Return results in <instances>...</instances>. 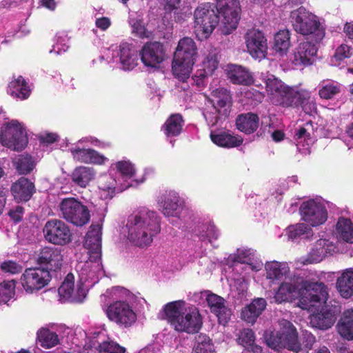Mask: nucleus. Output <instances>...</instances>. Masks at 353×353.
I'll return each instance as SVG.
<instances>
[{
  "label": "nucleus",
  "mask_w": 353,
  "mask_h": 353,
  "mask_svg": "<svg viewBox=\"0 0 353 353\" xmlns=\"http://www.w3.org/2000/svg\"><path fill=\"white\" fill-rule=\"evenodd\" d=\"M336 288L343 299H349L353 296L352 268H348L342 272L336 279Z\"/></svg>",
  "instance_id": "a878e982"
},
{
  "label": "nucleus",
  "mask_w": 353,
  "mask_h": 353,
  "mask_svg": "<svg viewBox=\"0 0 353 353\" xmlns=\"http://www.w3.org/2000/svg\"><path fill=\"white\" fill-rule=\"evenodd\" d=\"M119 57L124 70H132L138 64V54L132 44L127 42L119 46Z\"/></svg>",
  "instance_id": "7c9ffc66"
},
{
  "label": "nucleus",
  "mask_w": 353,
  "mask_h": 353,
  "mask_svg": "<svg viewBox=\"0 0 353 353\" xmlns=\"http://www.w3.org/2000/svg\"><path fill=\"white\" fill-rule=\"evenodd\" d=\"M219 60L216 54H209L203 62V67L212 74L218 68Z\"/></svg>",
  "instance_id": "052dcab7"
},
{
  "label": "nucleus",
  "mask_w": 353,
  "mask_h": 353,
  "mask_svg": "<svg viewBox=\"0 0 353 353\" xmlns=\"http://www.w3.org/2000/svg\"><path fill=\"white\" fill-rule=\"evenodd\" d=\"M259 125V117L255 113L241 114L236 119V128L246 134H251L256 132Z\"/></svg>",
  "instance_id": "c85d7f7f"
},
{
  "label": "nucleus",
  "mask_w": 353,
  "mask_h": 353,
  "mask_svg": "<svg viewBox=\"0 0 353 353\" xmlns=\"http://www.w3.org/2000/svg\"><path fill=\"white\" fill-rule=\"evenodd\" d=\"M163 310V319L179 332L194 334L202 327V316L199 309L194 305L186 307L183 301L170 302L164 305Z\"/></svg>",
  "instance_id": "f03ea898"
},
{
  "label": "nucleus",
  "mask_w": 353,
  "mask_h": 353,
  "mask_svg": "<svg viewBox=\"0 0 353 353\" xmlns=\"http://www.w3.org/2000/svg\"><path fill=\"white\" fill-rule=\"evenodd\" d=\"M267 303L265 299L263 298H257L252 302L243 307L241 310V319L248 323H255L257 318L261 314L262 312L265 309Z\"/></svg>",
  "instance_id": "c756f323"
},
{
  "label": "nucleus",
  "mask_w": 353,
  "mask_h": 353,
  "mask_svg": "<svg viewBox=\"0 0 353 353\" xmlns=\"http://www.w3.org/2000/svg\"><path fill=\"white\" fill-rule=\"evenodd\" d=\"M179 196L176 192H170L161 197L160 201L162 212L164 215L174 216L179 207Z\"/></svg>",
  "instance_id": "4c0bfd02"
},
{
  "label": "nucleus",
  "mask_w": 353,
  "mask_h": 353,
  "mask_svg": "<svg viewBox=\"0 0 353 353\" xmlns=\"http://www.w3.org/2000/svg\"><path fill=\"white\" fill-rule=\"evenodd\" d=\"M7 92L14 98L24 100L30 97L31 90L24 78L19 76L8 83Z\"/></svg>",
  "instance_id": "72a5a7b5"
},
{
  "label": "nucleus",
  "mask_w": 353,
  "mask_h": 353,
  "mask_svg": "<svg viewBox=\"0 0 353 353\" xmlns=\"http://www.w3.org/2000/svg\"><path fill=\"white\" fill-rule=\"evenodd\" d=\"M296 290V287L290 283H283L276 292L274 299L277 303L288 301L292 294Z\"/></svg>",
  "instance_id": "a18cd8bd"
},
{
  "label": "nucleus",
  "mask_w": 353,
  "mask_h": 353,
  "mask_svg": "<svg viewBox=\"0 0 353 353\" xmlns=\"http://www.w3.org/2000/svg\"><path fill=\"white\" fill-rule=\"evenodd\" d=\"M338 238L346 243H353V223L350 219L340 217L336 225Z\"/></svg>",
  "instance_id": "e433bc0d"
},
{
  "label": "nucleus",
  "mask_w": 353,
  "mask_h": 353,
  "mask_svg": "<svg viewBox=\"0 0 353 353\" xmlns=\"http://www.w3.org/2000/svg\"><path fill=\"white\" fill-rule=\"evenodd\" d=\"M336 319V311L332 309L323 308L320 312L311 316L310 323L314 327L327 330L334 325Z\"/></svg>",
  "instance_id": "cd10ccee"
},
{
  "label": "nucleus",
  "mask_w": 353,
  "mask_h": 353,
  "mask_svg": "<svg viewBox=\"0 0 353 353\" xmlns=\"http://www.w3.org/2000/svg\"><path fill=\"white\" fill-rule=\"evenodd\" d=\"M238 341L239 344L250 350L254 353H261L262 347L255 345V336L254 332L251 329H243L239 333Z\"/></svg>",
  "instance_id": "ea45409f"
},
{
  "label": "nucleus",
  "mask_w": 353,
  "mask_h": 353,
  "mask_svg": "<svg viewBox=\"0 0 353 353\" xmlns=\"http://www.w3.org/2000/svg\"><path fill=\"white\" fill-rule=\"evenodd\" d=\"M116 184V180L109 174L101 176L98 181L99 188L103 191L107 192L110 197L113 196Z\"/></svg>",
  "instance_id": "de8ad7c7"
},
{
  "label": "nucleus",
  "mask_w": 353,
  "mask_h": 353,
  "mask_svg": "<svg viewBox=\"0 0 353 353\" xmlns=\"http://www.w3.org/2000/svg\"><path fill=\"white\" fill-rule=\"evenodd\" d=\"M317 53L316 45L308 41L301 42L294 49L292 63L296 66H309L315 61Z\"/></svg>",
  "instance_id": "6ab92c4d"
},
{
  "label": "nucleus",
  "mask_w": 353,
  "mask_h": 353,
  "mask_svg": "<svg viewBox=\"0 0 353 353\" xmlns=\"http://www.w3.org/2000/svg\"><path fill=\"white\" fill-rule=\"evenodd\" d=\"M266 91L270 96L273 104L283 106L291 87L272 76L266 80Z\"/></svg>",
  "instance_id": "4be33fe9"
},
{
  "label": "nucleus",
  "mask_w": 353,
  "mask_h": 353,
  "mask_svg": "<svg viewBox=\"0 0 353 353\" xmlns=\"http://www.w3.org/2000/svg\"><path fill=\"white\" fill-rule=\"evenodd\" d=\"M301 340L302 343L301 344L303 345L307 351L311 350L316 342L315 336L311 332L306 330L302 332Z\"/></svg>",
  "instance_id": "680f3d73"
},
{
  "label": "nucleus",
  "mask_w": 353,
  "mask_h": 353,
  "mask_svg": "<svg viewBox=\"0 0 353 353\" xmlns=\"http://www.w3.org/2000/svg\"><path fill=\"white\" fill-rule=\"evenodd\" d=\"M58 208L60 216L75 226H83L90 221V214L88 207L77 198L62 199Z\"/></svg>",
  "instance_id": "423d86ee"
},
{
  "label": "nucleus",
  "mask_w": 353,
  "mask_h": 353,
  "mask_svg": "<svg viewBox=\"0 0 353 353\" xmlns=\"http://www.w3.org/2000/svg\"><path fill=\"white\" fill-rule=\"evenodd\" d=\"M205 300L210 312L218 318L219 323L225 325L232 316V310L226 305V301L212 292L207 295Z\"/></svg>",
  "instance_id": "aec40b11"
},
{
  "label": "nucleus",
  "mask_w": 353,
  "mask_h": 353,
  "mask_svg": "<svg viewBox=\"0 0 353 353\" xmlns=\"http://www.w3.org/2000/svg\"><path fill=\"white\" fill-rule=\"evenodd\" d=\"M2 145L13 150L21 151L28 143L26 130L17 121L8 123L0 134Z\"/></svg>",
  "instance_id": "9d476101"
},
{
  "label": "nucleus",
  "mask_w": 353,
  "mask_h": 353,
  "mask_svg": "<svg viewBox=\"0 0 353 353\" xmlns=\"http://www.w3.org/2000/svg\"><path fill=\"white\" fill-rule=\"evenodd\" d=\"M204 117L208 124L214 126L221 119H225L228 116H224L221 112V109L212 105L210 110H208L204 113Z\"/></svg>",
  "instance_id": "8fccbe9b"
},
{
  "label": "nucleus",
  "mask_w": 353,
  "mask_h": 353,
  "mask_svg": "<svg viewBox=\"0 0 353 353\" xmlns=\"http://www.w3.org/2000/svg\"><path fill=\"white\" fill-rule=\"evenodd\" d=\"M280 330H266L263 337L267 345L275 350L287 349L296 353L301 351L298 332L294 325L286 319L279 321Z\"/></svg>",
  "instance_id": "7ed1b4c3"
},
{
  "label": "nucleus",
  "mask_w": 353,
  "mask_h": 353,
  "mask_svg": "<svg viewBox=\"0 0 353 353\" xmlns=\"http://www.w3.org/2000/svg\"><path fill=\"white\" fill-rule=\"evenodd\" d=\"M203 236H205L208 239L210 242L212 241L217 239L219 236V232L216 227L213 223H209L206 226L205 234L202 235Z\"/></svg>",
  "instance_id": "0e129e2a"
},
{
  "label": "nucleus",
  "mask_w": 353,
  "mask_h": 353,
  "mask_svg": "<svg viewBox=\"0 0 353 353\" xmlns=\"http://www.w3.org/2000/svg\"><path fill=\"white\" fill-rule=\"evenodd\" d=\"M311 131L313 130V123L310 121L306 122L303 126L299 128L295 133L296 140L302 139L307 140L311 139Z\"/></svg>",
  "instance_id": "13d9d810"
},
{
  "label": "nucleus",
  "mask_w": 353,
  "mask_h": 353,
  "mask_svg": "<svg viewBox=\"0 0 353 353\" xmlns=\"http://www.w3.org/2000/svg\"><path fill=\"white\" fill-rule=\"evenodd\" d=\"M214 345L212 339L205 334H199L195 338L192 353H212Z\"/></svg>",
  "instance_id": "37998d69"
},
{
  "label": "nucleus",
  "mask_w": 353,
  "mask_h": 353,
  "mask_svg": "<svg viewBox=\"0 0 353 353\" xmlns=\"http://www.w3.org/2000/svg\"><path fill=\"white\" fill-rule=\"evenodd\" d=\"M108 319L120 327L128 328L137 321V314L132 306L124 301H116L105 310Z\"/></svg>",
  "instance_id": "1a4fd4ad"
},
{
  "label": "nucleus",
  "mask_w": 353,
  "mask_h": 353,
  "mask_svg": "<svg viewBox=\"0 0 353 353\" xmlns=\"http://www.w3.org/2000/svg\"><path fill=\"white\" fill-rule=\"evenodd\" d=\"M35 192L34 183L25 177L19 178L11 187V192L17 202L28 201Z\"/></svg>",
  "instance_id": "5701e85b"
},
{
  "label": "nucleus",
  "mask_w": 353,
  "mask_h": 353,
  "mask_svg": "<svg viewBox=\"0 0 353 353\" xmlns=\"http://www.w3.org/2000/svg\"><path fill=\"white\" fill-rule=\"evenodd\" d=\"M1 269L4 272L15 274L22 272L23 266L19 263H17L14 261L8 260L3 261L1 264Z\"/></svg>",
  "instance_id": "4d7b16f0"
},
{
  "label": "nucleus",
  "mask_w": 353,
  "mask_h": 353,
  "mask_svg": "<svg viewBox=\"0 0 353 353\" xmlns=\"http://www.w3.org/2000/svg\"><path fill=\"white\" fill-rule=\"evenodd\" d=\"M265 270L267 272V278L269 279H279L283 275L281 268V264L276 261L267 263L265 265Z\"/></svg>",
  "instance_id": "603ef678"
},
{
  "label": "nucleus",
  "mask_w": 353,
  "mask_h": 353,
  "mask_svg": "<svg viewBox=\"0 0 353 353\" xmlns=\"http://www.w3.org/2000/svg\"><path fill=\"white\" fill-rule=\"evenodd\" d=\"M195 30L197 35L208 39L219 22V15L214 4L210 3L199 6L194 12Z\"/></svg>",
  "instance_id": "0eeeda50"
},
{
  "label": "nucleus",
  "mask_w": 353,
  "mask_h": 353,
  "mask_svg": "<svg viewBox=\"0 0 353 353\" xmlns=\"http://www.w3.org/2000/svg\"><path fill=\"white\" fill-rule=\"evenodd\" d=\"M337 327L339 334L343 339L353 340V309L344 312Z\"/></svg>",
  "instance_id": "c9c22d12"
},
{
  "label": "nucleus",
  "mask_w": 353,
  "mask_h": 353,
  "mask_svg": "<svg viewBox=\"0 0 353 353\" xmlns=\"http://www.w3.org/2000/svg\"><path fill=\"white\" fill-rule=\"evenodd\" d=\"M117 170L123 176L132 177L134 174V168L130 161H121L116 163Z\"/></svg>",
  "instance_id": "5fc2aeb1"
},
{
  "label": "nucleus",
  "mask_w": 353,
  "mask_h": 353,
  "mask_svg": "<svg viewBox=\"0 0 353 353\" xmlns=\"http://www.w3.org/2000/svg\"><path fill=\"white\" fill-rule=\"evenodd\" d=\"M185 121L179 113L172 114L161 128L167 137H175L181 134Z\"/></svg>",
  "instance_id": "2f4dec72"
},
{
  "label": "nucleus",
  "mask_w": 353,
  "mask_h": 353,
  "mask_svg": "<svg viewBox=\"0 0 353 353\" xmlns=\"http://www.w3.org/2000/svg\"><path fill=\"white\" fill-rule=\"evenodd\" d=\"M352 48L346 44H342L339 46L334 54V57L337 61H343L352 56Z\"/></svg>",
  "instance_id": "bf43d9fd"
},
{
  "label": "nucleus",
  "mask_w": 353,
  "mask_h": 353,
  "mask_svg": "<svg viewBox=\"0 0 353 353\" xmlns=\"http://www.w3.org/2000/svg\"><path fill=\"white\" fill-rule=\"evenodd\" d=\"M14 283L8 281L0 283V305L6 303L14 294Z\"/></svg>",
  "instance_id": "09e8293b"
},
{
  "label": "nucleus",
  "mask_w": 353,
  "mask_h": 353,
  "mask_svg": "<svg viewBox=\"0 0 353 353\" xmlns=\"http://www.w3.org/2000/svg\"><path fill=\"white\" fill-rule=\"evenodd\" d=\"M15 168L20 174H28L34 168V163L30 156L21 155L14 161Z\"/></svg>",
  "instance_id": "49530a36"
},
{
  "label": "nucleus",
  "mask_w": 353,
  "mask_h": 353,
  "mask_svg": "<svg viewBox=\"0 0 353 353\" xmlns=\"http://www.w3.org/2000/svg\"><path fill=\"white\" fill-rule=\"evenodd\" d=\"M312 229L303 223H297L288 227V236L292 239H296L304 234H309Z\"/></svg>",
  "instance_id": "3c124183"
},
{
  "label": "nucleus",
  "mask_w": 353,
  "mask_h": 353,
  "mask_svg": "<svg viewBox=\"0 0 353 353\" xmlns=\"http://www.w3.org/2000/svg\"><path fill=\"white\" fill-rule=\"evenodd\" d=\"M74 288V278L72 274L69 273L65 278L61 285L58 289L59 296L65 299L72 301Z\"/></svg>",
  "instance_id": "c03bdc74"
},
{
  "label": "nucleus",
  "mask_w": 353,
  "mask_h": 353,
  "mask_svg": "<svg viewBox=\"0 0 353 353\" xmlns=\"http://www.w3.org/2000/svg\"><path fill=\"white\" fill-rule=\"evenodd\" d=\"M64 40L61 37H59L55 45L53 46V48L50 50V52H54L55 54H59L61 52H66L69 46L65 43H62Z\"/></svg>",
  "instance_id": "69168bd1"
},
{
  "label": "nucleus",
  "mask_w": 353,
  "mask_h": 353,
  "mask_svg": "<svg viewBox=\"0 0 353 353\" xmlns=\"http://www.w3.org/2000/svg\"><path fill=\"white\" fill-rule=\"evenodd\" d=\"M292 27L296 32L310 36L315 43L321 42L325 34V29L319 17L303 7L292 11L290 14Z\"/></svg>",
  "instance_id": "39448f33"
},
{
  "label": "nucleus",
  "mask_w": 353,
  "mask_h": 353,
  "mask_svg": "<svg viewBox=\"0 0 353 353\" xmlns=\"http://www.w3.org/2000/svg\"><path fill=\"white\" fill-rule=\"evenodd\" d=\"M84 247L89 250L90 258L96 261L101 256V228L92 225L85 235Z\"/></svg>",
  "instance_id": "412c9836"
},
{
  "label": "nucleus",
  "mask_w": 353,
  "mask_h": 353,
  "mask_svg": "<svg viewBox=\"0 0 353 353\" xmlns=\"http://www.w3.org/2000/svg\"><path fill=\"white\" fill-rule=\"evenodd\" d=\"M290 32L288 30H279L274 35V49L281 54H285L289 50L290 42Z\"/></svg>",
  "instance_id": "58836bf2"
},
{
  "label": "nucleus",
  "mask_w": 353,
  "mask_h": 353,
  "mask_svg": "<svg viewBox=\"0 0 353 353\" xmlns=\"http://www.w3.org/2000/svg\"><path fill=\"white\" fill-rule=\"evenodd\" d=\"M63 257L60 248L46 246L39 250L36 257V263L39 267L51 274L52 272H56L61 269Z\"/></svg>",
  "instance_id": "4468645a"
},
{
  "label": "nucleus",
  "mask_w": 353,
  "mask_h": 353,
  "mask_svg": "<svg viewBox=\"0 0 353 353\" xmlns=\"http://www.w3.org/2000/svg\"><path fill=\"white\" fill-rule=\"evenodd\" d=\"M38 341L41 347L50 349L60 343L58 334L48 328H43L37 333Z\"/></svg>",
  "instance_id": "a19ab883"
},
{
  "label": "nucleus",
  "mask_w": 353,
  "mask_h": 353,
  "mask_svg": "<svg viewBox=\"0 0 353 353\" xmlns=\"http://www.w3.org/2000/svg\"><path fill=\"white\" fill-rule=\"evenodd\" d=\"M214 6L217 13L223 17L222 33L225 35L230 34L236 29L240 19L241 9L239 1L238 0H216V4Z\"/></svg>",
  "instance_id": "6e6552de"
},
{
  "label": "nucleus",
  "mask_w": 353,
  "mask_h": 353,
  "mask_svg": "<svg viewBox=\"0 0 353 353\" xmlns=\"http://www.w3.org/2000/svg\"><path fill=\"white\" fill-rule=\"evenodd\" d=\"M59 136L56 133L48 132L38 136L40 143L45 145H50L58 141Z\"/></svg>",
  "instance_id": "e2e57ef3"
},
{
  "label": "nucleus",
  "mask_w": 353,
  "mask_h": 353,
  "mask_svg": "<svg viewBox=\"0 0 353 353\" xmlns=\"http://www.w3.org/2000/svg\"><path fill=\"white\" fill-rule=\"evenodd\" d=\"M125 348L113 341H104L99 345V353H124Z\"/></svg>",
  "instance_id": "864d4df0"
},
{
  "label": "nucleus",
  "mask_w": 353,
  "mask_h": 353,
  "mask_svg": "<svg viewBox=\"0 0 353 353\" xmlns=\"http://www.w3.org/2000/svg\"><path fill=\"white\" fill-rule=\"evenodd\" d=\"M341 91V85L334 81H323L319 90V97L325 100L333 99Z\"/></svg>",
  "instance_id": "79ce46f5"
},
{
  "label": "nucleus",
  "mask_w": 353,
  "mask_h": 353,
  "mask_svg": "<svg viewBox=\"0 0 353 353\" xmlns=\"http://www.w3.org/2000/svg\"><path fill=\"white\" fill-rule=\"evenodd\" d=\"M45 239L54 245H65L72 241L70 227L60 219L48 221L43 229Z\"/></svg>",
  "instance_id": "9b49d317"
},
{
  "label": "nucleus",
  "mask_w": 353,
  "mask_h": 353,
  "mask_svg": "<svg viewBox=\"0 0 353 353\" xmlns=\"http://www.w3.org/2000/svg\"><path fill=\"white\" fill-rule=\"evenodd\" d=\"M305 290V293L299 301L301 307L304 310H310L317 303L325 301L328 295L326 285L321 282H307Z\"/></svg>",
  "instance_id": "2eb2a0df"
},
{
  "label": "nucleus",
  "mask_w": 353,
  "mask_h": 353,
  "mask_svg": "<svg viewBox=\"0 0 353 353\" xmlns=\"http://www.w3.org/2000/svg\"><path fill=\"white\" fill-rule=\"evenodd\" d=\"M70 152L74 160L81 163L102 165L108 160L103 154L92 148L76 147L70 149Z\"/></svg>",
  "instance_id": "b1692460"
},
{
  "label": "nucleus",
  "mask_w": 353,
  "mask_h": 353,
  "mask_svg": "<svg viewBox=\"0 0 353 353\" xmlns=\"http://www.w3.org/2000/svg\"><path fill=\"white\" fill-rule=\"evenodd\" d=\"M299 212L301 219L312 227L320 225L327 219V211L325 205L314 199L303 202Z\"/></svg>",
  "instance_id": "ddd939ff"
},
{
  "label": "nucleus",
  "mask_w": 353,
  "mask_h": 353,
  "mask_svg": "<svg viewBox=\"0 0 353 353\" xmlns=\"http://www.w3.org/2000/svg\"><path fill=\"white\" fill-rule=\"evenodd\" d=\"M283 106L294 108L301 106L305 112H307L314 109L316 103L310 91L305 89L290 88Z\"/></svg>",
  "instance_id": "f3484780"
},
{
  "label": "nucleus",
  "mask_w": 353,
  "mask_h": 353,
  "mask_svg": "<svg viewBox=\"0 0 353 353\" xmlns=\"http://www.w3.org/2000/svg\"><path fill=\"white\" fill-rule=\"evenodd\" d=\"M130 23L133 34L139 38L148 37L146 28L142 19H132Z\"/></svg>",
  "instance_id": "6e6d98bb"
},
{
  "label": "nucleus",
  "mask_w": 353,
  "mask_h": 353,
  "mask_svg": "<svg viewBox=\"0 0 353 353\" xmlns=\"http://www.w3.org/2000/svg\"><path fill=\"white\" fill-rule=\"evenodd\" d=\"M211 94L212 105L220 108L223 115L229 116L232 106L230 92L225 88H219L212 90Z\"/></svg>",
  "instance_id": "bb28decb"
},
{
  "label": "nucleus",
  "mask_w": 353,
  "mask_h": 353,
  "mask_svg": "<svg viewBox=\"0 0 353 353\" xmlns=\"http://www.w3.org/2000/svg\"><path fill=\"white\" fill-rule=\"evenodd\" d=\"M128 239L135 245H150L161 231L160 219L156 212L143 208L128 216L126 224Z\"/></svg>",
  "instance_id": "f257e3e1"
},
{
  "label": "nucleus",
  "mask_w": 353,
  "mask_h": 353,
  "mask_svg": "<svg viewBox=\"0 0 353 353\" xmlns=\"http://www.w3.org/2000/svg\"><path fill=\"white\" fill-rule=\"evenodd\" d=\"M211 141L216 145L222 148H235L243 143V139L239 135H233L229 132L211 133Z\"/></svg>",
  "instance_id": "473e14b6"
},
{
  "label": "nucleus",
  "mask_w": 353,
  "mask_h": 353,
  "mask_svg": "<svg viewBox=\"0 0 353 353\" xmlns=\"http://www.w3.org/2000/svg\"><path fill=\"white\" fill-rule=\"evenodd\" d=\"M51 279V274L40 267L27 268L21 276L23 288L30 293L42 289L50 283Z\"/></svg>",
  "instance_id": "f8f14e48"
},
{
  "label": "nucleus",
  "mask_w": 353,
  "mask_h": 353,
  "mask_svg": "<svg viewBox=\"0 0 353 353\" xmlns=\"http://www.w3.org/2000/svg\"><path fill=\"white\" fill-rule=\"evenodd\" d=\"M197 57V48L194 41L190 37L179 40L172 64L173 74L184 81L189 77Z\"/></svg>",
  "instance_id": "20e7f679"
},
{
  "label": "nucleus",
  "mask_w": 353,
  "mask_h": 353,
  "mask_svg": "<svg viewBox=\"0 0 353 353\" xmlns=\"http://www.w3.org/2000/svg\"><path fill=\"white\" fill-rule=\"evenodd\" d=\"M23 213V208L21 206H17L15 210H10L8 215L15 223H18L22 220Z\"/></svg>",
  "instance_id": "338daca9"
},
{
  "label": "nucleus",
  "mask_w": 353,
  "mask_h": 353,
  "mask_svg": "<svg viewBox=\"0 0 353 353\" xmlns=\"http://www.w3.org/2000/svg\"><path fill=\"white\" fill-rule=\"evenodd\" d=\"M95 172L93 168L86 166L77 167L71 174L72 182L81 188H85L94 179Z\"/></svg>",
  "instance_id": "f704fd0d"
},
{
  "label": "nucleus",
  "mask_w": 353,
  "mask_h": 353,
  "mask_svg": "<svg viewBox=\"0 0 353 353\" xmlns=\"http://www.w3.org/2000/svg\"><path fill=\"white\" fill-rule=\"evenodd\" d=\"M95 24L98 28L102 30H105L110 27L111 22L110 19L108 17H101L97 19Z\"/></svg>",
  "instance_id": "774afa93"
},
{
  "label": "nucleus",
  "mask_w": 353,
  "mask_h": 353,
  "mask_svg": "<svg viewBox=\"0 0 353 353\" xmlns=\"http://www.w3.org/2000/svg\"><path fill=\"white\" fill-rule=\"evenodd\" d=\"M139 54L144 65L152 68H159V65L166 58L164 46L159 41L146 42Z\"/></svg>",
  "instance_id": "dca6fc26"
},
{
  "label": "nucleus",
  "mask_w": 353,
  "mask_h": 353,
  "mask_svg": "<svg viewBox=\"0 0 353 353\" xmlns=\"http://www.w3.org/2000/svg\"><path fill=\"white\" fill-rule=\"evenodd\" d=\"M245 39L248 51L253 58L265 57L268 44L263 32L254 28L249 30L245 34Z\"/></svg>",
  "instance_id": "a211bd4d"
},
{
  "label": "nucleus",
  "mask_w": 353,
  "mask_h": 353,
  "mask_svg": "<svg viewBox=\"0 0 353 353\" xmlns=\"http://www.w3.org/2000/svg\"><path fill=\"white\" fill-rule=\"evenodd\" d=\"M227 74L228 78L234 84L250 85L254 81V77L249 69L241 65L230 66Z\"/></svg>",
  "instance_id": "393cba45"
}]
</instances>
